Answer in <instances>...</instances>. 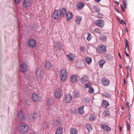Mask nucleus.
Here are the masks:
<instances>
[{"mask_svg":"<svg viewBox=\"0 0 134 134\" xmlns=\"http://www.w3.org/2000/svg\"><path fill=\"white\" fill-rule=\"evenodd\" d=\"M60 17L64 16L66 14V9L65 8H62L61 9H58Z\"/></svg>","mask_w":134,"mask_h":134,"instance_id":"obj_16","label":"nucleus"},{"mask_svg":"<svg viewBox=\"0 0 134 134\" xmlns=\"http://www.w3.org/2000/svg\"><path fill=\"white\" fill-rule=\"evenodd\" d=\"M40 97H39L38 94L34 93L32 94L31 99L34 101L37 102L39 101L41 99Z\"/></svg>","mask_w":134,"mask_h":134,"instance_id":"obj_13","label":"nucleus"},{"mask_svg":"<svg viewBox=\"0 0 134 134\" xmlns=\"http://www.w3.org/2000/svg\"><path fill=\"white\" fill-rule=\"evenodd\" d=\"M90 9L92 12L98 13L100 11V7L97 5L92 6L90 7Z\"/></svg>","mask_w":134,"mask_h":134,"instance_id":"obj_12","label":"nucleus"},{"mask_svg":"<svg viewBox=\"0 0 134 134\" xmlns=\"http://www.w3.org/2000/svg\"><path fill=\"white\" fill-rule=\"evenodd\" d=\"M27 44L29 47L33 48L36 46V42L34 40L31 39L29 41Z\"/></svg>","mask_w":134,"mask_h":134,"instance_id":"obj_15","label":"nucleus"},{"mask_svg":"<svg viewBox=\"0 0 134 134\" xmlns=\"http://www.w3.org/2000/svg\"><path fill=\"white\" fill-rule=\"evenodd\" d=\"M125 54H126V57H127L129 56V55L126 52V50H127V51H129V47L128 44V42L127 40L126 39H125Z\"/></svg>","mask_w":134,"mask_h":134,"instance_id":"obj_21","label":"nucleus"},{"mask_svg":"<svg viewBox=\"0 0 134 134\" xmlns=\"http://www.w3.org/2000/svg\"><path fill=\"white\" fill-rule=\"evenodd\" d=\"M124 85H126L127 83L126 82V80L125 79H124Z\"/></svg>","mask_w":134,"mask_h":134,"instance_id":"obj_56","label":"nucleus"},{"mask_svg":"<svg viewBox=\"0 0 134 134\" xmlns=\"http://www.w3.org/2000/svg\"><path fill=\"white\" fill-rule=\"evenodd\" d=\"M45 68L48 69H49L51 67V63L48 61H46L45 63Z\"/></svg>","mask_w":134,"mask_h":134,"instance_id":"obj_29","label":"nucleus"},{"mask_svg":"<svg viewBox=\"0 0 134 134\" xmlns=\"http://www.w3.org/2000/svg\"><path fill=\"white\" fill-rule=\"evenodd\" d=\"M114 3H117V4H118V5L119 3H118V2L115 1V2H114Z\"/></svg>","mask_w":134,"mask_h":134,"instance_id":"obj_61","label":"nucleus"},{"mask_svg":"<svg viewBox=\"0 0 134 134\" xmlns=\"http://www.w3.org/2000/svg\"><path fill=\"white\" fill-rule=\"evenodd\" d=\"M19 70L22 72H26L27 70V66L25 64L22 63L20 65Z\"/></svg>","mask_w":134,"mask_h":134,"instance_id":"obj_14","label":"nucleus"},{"mask_svg":"<svg viewBox=\"0 0 134 134\" xmlns=\"http://www.w3.org/2000/svg\"><path fill=\"white\" fill-rule=\"evenodd\" d=\"M96 2H99L100 1H101L102 0H94Z\"/></svg>","mask_w":134,"mask_h":134,"instance_id":"obj_57","label":"nucleus"},{"mask_svg":"<svg viewBox=\"0 0 134 134\" xmlns=\"http://www.w3.org/2000/svg\"><path fill=\"white\" fill-rule=\"evenodd\" d=\"M40 114L39 113H35L33 114L32 119L34 120H37L40 118Z\"/></svg>","mask_w":134,"mask_h":134,"instance_id":"obj_28","label":"nucleus"},{"mask_svg":"<svg viewBox=\"0 0 134 134\" xmlns=\"http://www.w3.org/2000/svg\"><path fill=\"white\" fill-rule=\"evenodd\" d=\"M115 10H116V11L118 13H119V10H118V9L117 8H116Z\"/></svg>","mask_w":134,"mask_h":134,"instance_id":"obj_59","label":"nucleus"},{"mask_svg":"<svg viewBox=\"0 0 134 134\" xmlns=\"http://www.w3.org/2000/svg\"><path fill=\"white\" fill-rule=\"evenodd\" d=\"M62 130V128L61 127L58 128L55 134H62L63 132Z\"/></svg>","mask_w":134,"mask_h":134,"instance_id":"obj_35","label":"nucleus"},{"mask_svg":"<svg viewBox=\"0 0 134 134\" xmlns=\"http://www.w3.org/2000/svg\"><path fill=\"white\" fill-rule=\"evenodd\" d=\"M83 100L84 101H85L86 103H88L90 101V99L88 97H86Z\"/></svg>","mask_w":134,"mask_h":134,"instance_id":"obj_47","label":"nucleus"},{"mask_svg":"<svg viewBox=\"0 0 134 134\" xmlns=\"http://www.w3.org/2000/svg\"><path fill=\"white\" fill-rule=\"evenodd\" d=\"M93 31L95 33L98 34H101V29L98 28H95L93 30Z\"/></svg>","mask_w":134,"mask_h":134,"instance_id":"obj_40","label":"nucleus"},{"mask_svg":"<svg viewBox=\"0 0 134 134\" xmlns=\"http://www.w3.org/2000/svg\"><path fill=\"white\" fill-rule=\"evenodd\" d=\"M85 61L88 64H90L92 60L91 58L88 57H87L85 58Z\"/></svg>","mask_w":134,"mask_h":134,"instance_id":"obj_37","label":"nucleus"},{"mask_svg":"<svg viewBox=\"0 0 134 134\" xmlns=\"http://www.w3.org/2000/svg\"><path fill=\"white\" fill-rule=\"evenodd\" d=\"M110 113H109V111L107 110L104 111L103 112V115L104 116H107L109 117L110 116Z\"/></svg>","mask_w":134,"mask_h":134,"instance_id":"obj_36","label":"nucleus"},{"mask_svg":"<svg viewBox=\"0 0 134 134\" xmlns=\"http://www.w3.org/2000/svg\"><path fill=\"white\" fill-rule=\"evenodd\" d=\"M35 73L38 80H42L43 79L44 73L42 70L38 69L36 70Z\"/></svg>","mask_w":134,"mask_h":134,"instance_id":"obj_3","label":"nucleus"},{"mask_svg":"<svg viewBox=\"0 0 134 134\" xmlns=\"http://www.w3.org/2000/svg\"><path fill=\"white\" fill-rule=\"evenodd\" d=\"M126 68L128 70V71H131V67L129 65H127L126 66Z\"/></svg>","mask_w":134,"mask_h":134,"instance_id":"obj_52","label":"nucleus"},{"mask_svg":"<svg viewBox=\"0 0 134 134\" xmlns=\"http://www.w3.org/2000/svg\"><path fill=\"white\" fill-rule=\"evenodd\" d=\"M85 88H88L90 86V84L89 83H86L85 84Z\"/></svg>","mask_w":134,"mask_h":134,"instance_id":"obj_50","label":"nucleus"},{"mask_svg":"<svg viewBox=\"0 0 134 134\" xmlns=\"http://www.w3.org/2000/svg\"><path fill=\"white\" fill-rule=\"evenodd\" d=\"M62 44L59 41H57L55 45V48L57 50H61L62 48Z\"/></svg>","mask_w":134,"mask_h":134,"instance_id":"obj_18","label":"nucleus"},{"mask_svg":"<svg viewBox=\"0 0 134 134\" xmlns=\"http://www.w3.org/2000/svg\"><path fill=\"white\" fill-rule=\"evenodd\" d=\"M124 109V107H122L121 108V109L122 110H123Z\"/></svg>","mask_w":134,"mask_h":134,"instance_id":"obj_64","label":"nucleus"},{"mask_svg":"<svg viewBox=\"0 0 134 134\" xmlns=\"http://www.w3.org/2000/svg\"><path fill=\"white\" fill-rule=\"evenodd\" d=\"M101 127L104 131L106 132H109L111 130V128L107 125H106L105 122H103L101 124Z\"/></svg>","mask_w":134,"mask_h":134,"instance_id":"obj_6","label":"nucleus"},{"mask_svg":"<svg viewBox=\"0 0 134 134\" xmlns=\"http://www.w3.org/2000/svg\"><path fill=\"white\" fill-rule=\"evenodd\" d=\"M77 131L75 128H72L71 129L70 134H77Z\"/></svg>","mask_w":134,"mask_h":134,"instance_id":"obj_39","label":"nucleus"},{"mask_svg":"<svg viewBox=\"0 0 134 134\" xmlns=\"http://www.w3.org/2000/svg\"><path fill=\"white\" fill-rule=\"evenodd\" d=\"M25 115L24 113L22 110L19 111L18 112L17 114V118L18 119L20 120H21L25 119Z\"/></svg>","mask_w":134,"mask_h":134,"instance_id":"obj_11","label":"nucleus"},{"mask_svg":"<svg viewBox=\"0 0 134 134\" xmlns=\"http://www.w3.org/2000/svg\"><path fill=\"white\" fill-rule=\"evenodd\" d=\"M95 24L97 26L102 28L104 26L105 22L103 20H98L95 21Z\"/></svg>","mask_w":134,"mask_h":134,"instance_id":"obj_7","label":"nucleus"},{"mask_svg":"<svg viewBox=\"0 0 134 134\" xmlns=\"http://www.w3.org/2000/svg\"><path fill=\"white\" fill-rule=\"evenodd\" d=\"M126 125L127 126V130L129 131L130 130V125L129 122L127 121H126Z\"/></svg>","mask_w":134,"mask_h":134,"instance_id":"obj_46","label":"nucleus"},{"mask_svg":"<svg viewBox=\"0 0 134 134\" xmlns=\"http://www.w3.org/2000/svg\"><path fill=\"white\" fill-rule=\"evenodd\" d=\"M73 95L74 97L76 98H77L80 96V93L78 91H75L73 93Z\"/></svg>","mask_w":134,"mask_h":134,"instance_id":"obj_32","label":"nucleus"},{"mask_svg":"<svg viewBox=\"0 0 134 134\" xmlns=\"http://www.w3.org/2000/svg\"><path fill=\"white\" fill-rule=\"evenodd\" d=\"M104 56L105 58L107 60H110L112 59V56L109 54H105Z\"/></svg>","mask_w":134,"mask_h":134,"instance_id":"obj_30","label":"nucleus"},{"mask_svg":"<svg viewBox=\"0 0 134 134\" xmlns=\"http://www.w3.org/2000/svg\"><path fill=\"white\" fill-rule=\"evenodd\" d=\"M84 107V106H83L80 107L78 109V111L79 113L81 114H84V111L83 109Z\"/></svg>","mask_w":134,"mask_h":134,"instance_id":"obj_33","label":"nucleus"},{"mask_svg":"<svg viewBox=\"0 0 134 134\" xmlns=\"http://www.w3.org/2000/svg\"><path fill=\"white\" fill-rule=\"evenodd\" d=\"M120 24H126V23L123 20H122L120 22Z\"/></svg>","mask_w":134,"mask_h":134,"instance_id":"obj_54","label":"nucleus"},{"mask_svg":"<svg viewBox=\"0 0 134 134\" xmlns=\"http://www.w3.org/2000/svg\"><path fill=\"white\" fill-rule=\"evenodd\" d=\"M67 56L68 58V60L71 62L73 61L75 59V55L72 53H70L69 54L67 55Z\"/></svg>","mask_w":134,"mask_h":134,"instance_id":"obj_19","label":"nucleus"},{"mask_svg":"<svg viewBox=\"0 0 134 134\" xmlns=\"http://www.w3.org/2000/svg\"><path fill=\"white\" fill-rule=\"evenodd\" d=\"M122 2L123 3V4L124 5L125 8H126V0H122Z\"/></svg>","mask_w":134,"mask_h":134,"instance_id":"obj_48","label":"nucleus"},{"mask_svg":"<svg viewBox=\"0 0 134 134\" xmlns=\"http://www.w3.org/2000/svg\"><path fill=\"white\" fill-rule=\"evenodd\" d=\"M95 118L93 115H91L89 118V119L90 121H93L95 120Z\"/></svg>","mask_w":134,"mask_h":134,"instance_id":"obj_44","label":"nucleus"},{"mask_svg":"<svg viewBox=\"0 0 134 134\" xmlns=\"http://www.w3.org/2000/svg\"><path fill=\"white\" fill-rule=\"evenodd\" d=\"M131 118V115L130 114H129V117L128 119H129V121H130V119Z\"/></svg>","mask_w":134,"mask_h":134,"instance_id":"obj_55","label":"nucleus"},{"mask_svg":"<svg viewBox=\"0 0 134 134\" xmlns=\"http://www.w3.org/2000/svg\"><path fill=\"white\" fill-rule=\"evenodd\" d=\"M42 126L44 128H48L49 127V125L48 123L44 122H43Z\"/></svg>","mask_w":134,"mask_h":134,"instance_id":"obj_41","label":"nucleus"},{"mask_svg":"<svg viewBox=\"0 0 134 134\" xmlns=\"http://www.w3.org/2000/svg\"><path fill=\"white\" fill-rule=\"evenodd\" d=\"M70 78L71 81L72 83L75 82L77 80V78L76 75H73Z\"/></svg>","mask_w":134,"mask_h":134,"instance_id":"obj_34","label":"nucleus"},{"mask_svg":"<svg viewBox=\"0 0 134 134\" xmlns=\"http://www.w3.org/2000/svg\"><path fill=\"white\" fill-rule=\"evenodd\" d=\"M28 129V125L24 122H20L18 127L19 131L22 133H24L27 132Z\"/></svg>","mask_w":134,"mask_h":134,"instance_id":"obj_1","label":"nucleus"},{"mask_svg":"<svg viewBox=\"0 0 134 134\" xmlns=\"http://www.w3.org/2000/svg\"><path fill=\"white\" fill-rule=\"evenodd\" d=\"M126 105H127V106L129 107H130V106L129 105V103L128 102H126Z\"/></svg>","mask_w":134,"mask_h":134,"instance_id":"obj_58","label":"nucleus"},{"mask_svg":"<svg viewBox=\"0 0 134 134\" xmlns=\"http://www.w3.org/2000/svg\"><path fill=\"white\" fill-rule=\"evenodd\" d=\"M63 95L62 91V89L59 88L57 89L55 92V96L58 98L61 97Z\"/></svg>","mask_w":134,"mask_h":134,"instance_id":"obj_9","label":"nucleus"},{"mask_svg":"<svg viewBox=\"0 0 134 134\" xmlns=\"http://www.w3.org/2000/svg\"><path fill=\"white\" fill-rule=\"evenodd\" d=\"M109 102L106 100H103L102 101V106L105 108L107 107L109 105Z\"/></svg>","mask_w":134,"mask_h":134,"instance_id":"obj_24","label":"nucleus"},{"mask_svg":"<svg viewBox=\"0 0 134 134\" xmlns=\"http://www.w3.org/2000/svg\"><path fill=\"white\" fill-rule=\"evenodd\" d=\"M103 95L106 97L111 98V94H109L106 92H105L103 94Z\"/></svg>","mask_w":134,"mask_h":134,"instance_id":"obj_43","label":"nucleus"},{"mask_svg":"<svg viewBox=\"0 0 134 134\" xmlns=\"http://www.w3.org/2000/svg\"><path fill=\"white\" fill-rule=\"evenodd\" d=\"M82 20V17L80 16H76L75 18V21L78 25L80 24Z\"/></svg>","mask_w":134,"mask_h":134,"instance_id":"obj_26","label":"nucleus"},{"mask_svg":"<svg viewBox=\"0 0 134 134\" xmlns=\"http://www.w3.org/2000/svg\"><path fill=\"white\" fill-rule=\"evenodd\" d=\"M54 101L52 99H49L47 101V105L49 109L51 108L52 106L53 105Z\"/></svg>","mask_w":134,"mask_h":134,"instance_id":"obj_20","label":"nucleus"},{"mask_svg":"<svg viewBox=\"0 0 134 134\" xmlns=\"http://www.w3.org/2000/svg\"><path fill=\"white\" fill-rule=\"evenodd\" d=\"M14 1L15 4H18L20 2L21 0H14Z\"/></svg>","mask_w":134,"mask_h":134,"instance_id":"obj_53","label":"nucleus"},{"mask_svg":"<svg viewBox=\"0 0 134 134\" xmlns=\"http://www.w3.org/2000/svg\"><path fill=\"white\" fill-rule=\"evenodd\" d=\"M89 92L91 94L94 93L93 89L92 87L90 88L89 90Z\"/></svg>","mask_w":134,"mask_h":134,"instance_id":"obj_49","label":"nucleus"},{"mask_svg":"<svg viewBox=\"0 0 134 134\" xmlns=\"http://www.w3.org/2000/svg\"><path fill=\"white\" fill-rule=\"evenodd\" d=\"M32 3V0H24L23 7L26 8H29Z\"/></svg>","mask_w":134,"mask_h":134,"instance_id":"obj_8","label":"nucleus"},{"mask_svg":"<svg viewBox=\"0 0 134 134\" xmlns=\"http://www.w3.org/2000/svg\"><path fill=\"white\" fill-rule=\"evenodd\" d=\"M101 81L102 84L104 86H108L110 83V81L106 78H102L101 79Z\"/></svg>","mask_w":134,"mask_h":134,"instance_id":"obj_10","label":"nucleus"},{"mask_svg":"<svg viewBox=\"0 0 134 134\" xmlns=\"http://www.w3.org/2000/svg\"><path fill=\"white\" fill-rule=\"evenodd\" d=\"M72 99V97L69 93L65 94L63 97V101L66 103H70Z\"/></svg>","mask_w":134,"mask_h":134,"instance_id":"obj_4","label":"nucleus"},{"mask_svg":"<svg viewBox=\"0 0 134 134\" xmlns=\"http://www.w3.org/2000/svg\"><path fill=\"white\" fill-rule=\"evenodd\" d=\"M67 74L66 70L64 69L62 70L60 74L61 80L64 81L66 79Z\"/></svg>","mask_w":134,"mask_h":134,"instance_id":"obj_5","label":"nucleus"},{"mask_svg":"<svg viewBox=\"0 0 134 134\" xmlns=\"http://www.w3.org/2000/svg\"><path fill=\"white\" fill-rule=\"evenodd\" d=\"M106 63V61L104 60H100L99 61L98 64L99 65L100 68H102L103 65Z\"/></svg>","mask_w":134,"mask_h":134,"instance_id":"obj_25","label":"nucleus"},{"mask_svg":"<svg viewBox=\"0 0 134 134\" xmlns=\"http://www.w3.org/2000/svg\"><path fill=\"white\" fill-rule=\"evenodd\" d=\"M88 80V77L86 75L82 77L79 79L80 81L82 83L85 82L87 81Z\"/></svg>","mask_w":134,"mask_h":134,"instance_id":"obj_22","label":"nucleus"},{"mask_svg":"<svg viewBox=\"0 0 134 134\" xmlns=\"http://www.w3.org/2000/svg\"><path fill=\"white\" fill-rule=\"evenodd\" d=\"M127 76L128 77H129V73H128V71H127Z\"/></svg>","mask_w":134,"mask_h":134,"instance_id":"obj_63","label":"nucleus"},{"mask_svg":"<svg viewBox=\"0 0 134 134\" xmlns=\"http://www.w3.org/2000/svg\"><path fill=\"white\" fill-rule=\"evenodd\" d=\"M86 128L88 130L89 132L91 131L92 130V127L91 126L90 124H87L86 125Z\"/></svg>","mask_w":134,"mask_h":134,"instance_id":"obj_38","label":"nucleus"},{"mask_svg":"<svg viewBox=\"0 0 134 134\" xmlns=\"http://www.w3.org/2000/svg\"><path fill=\"white\" fill-rule=\"evenodd\" d=\"M107 47L104 44H100L98 45L97 48V52L100 54H103L105 53L106 51Z\"/></svg>","mask_w":134,"mask_h":134,"instance_id":"obj_2","label":"nucleus"},{"mask_svg":"<svg viewBox=\"0 0 134 134\" xmlns=\"http://www.w3.org/2000/svg\"><path fill=\"white\" fill-rule=\"evenodd\" d=\"M80 50L82 52H84L85 50V48L84 47L81 46L80 47Z\"/></svg>","mask_w":134,"mask_h":134,"instance_id":"obj_51","label":"nucleus"},{"mask_svg":"<svg viewBox=\"0 0 134 134\" xmlns=\"http://www.w3.org/2000/svg\"><path fill=\"white\" fill-rule=\"evenodd\" d=\"M91 34L90 33H87V36L86 38L87 40L89 41L91 40Z\"/></svg>","mask_w":134,"mask_h":134,"instance_id":"obj_42","label":"nucleus"},{"mask_svg":"<svg viewBox=\"0 0 134 134\" xmlns=\"http://www.w3.org/2000/svg\"><path fill=\"white\" fill-rule=\"evenodd\" d=\"M119 56L120 57V58H121V56L120 55V54L119 53Z\"/></svg>","mask_w":134,"mask_h":134,"instance_id":"obj_62","label":"nucleus"},{"mask_svg":"<svg viewBox=\"0 0 134 134\" xmlns=\"http://www.w3.org/2000/svg\"><path fill=\"white\" fill-rule=\"evenodd\" d=\"M84 5L83 2H80L77 3L76 5V7L79 9H81L83 7Z\"/></svg>","mask_w":134,"mask_h":134,"instance_id":"obj_23","label":"nucleus"},{"mask_svg":"<svg viewBox=\"0 0 134 134\" xmlns=\"http://www.w3.org/2000/svg\"><path fill=\"white\" fill-rule=\"evenodd\" d=\"M107 38V36L105 35L101 36L99 37L100 39L104 43H105L106 42Z\"/></svg>","mask_w":134,"mask_h":134,"instance_id":"obj_31","label":"nucleus"},{"mask_svg":"<svg viewBox=\"0 0 134 134\" xmlns=\"http://www.w3.org/2000/svg\"><path fill=\"white\" fill-rule=\"evenodd\" d=\"M103 15L100 13H98L97 14V16L98 18H103Z\"/></svg>","mask_w":134,"mask_h":134,"instance_id":"obj_45","label":"nucleus"},{"mask_svg":"<svg viewBox=\"0 0 134 134\" xmlns=\"http://www.w3.org/2000/svg\"><path fill=\"white\" fill-rule=\"evenodd\" d=\"M73 16L71 12H69L66 13V17L67 20L68 21Z\"/></svg>","mask_w":134,"mask_h":134,"instance_id":"obj_27","label":"nucleus"},{"mask_svg":"<svg viewBox=\"0 0 134 134\" xmlns=\"http://www.w3.org/2000/svg\"><path fill=\"white\" fill-rule=\"evenodd\" d=\"M60 17L58 9L55 10L53 13V17L55 20H57Z\"/></svg>","mask_w":134,"mask_h":134,"instance_id":"obj_17","label":"nucleus"},{"mask_svg":"<svg viewBox=\"0 0 134 134\" xmlns=\"http://www.w3.org/2000/svg\"><path fill=\"white\" fill-rule=\"evenodd\" d=\"M121 5V8H122V10H124L123 5Z\"/></svg>","mask_w":134,"mask_h":134,"instance_id":"obj_60","label":"nucleus"}]
</instances>
